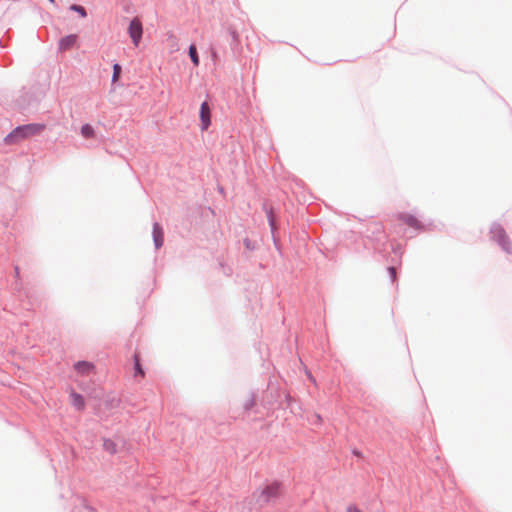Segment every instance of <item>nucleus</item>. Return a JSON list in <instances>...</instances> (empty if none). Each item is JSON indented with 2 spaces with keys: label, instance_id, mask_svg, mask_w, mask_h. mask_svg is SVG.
Instances as JSON below:
<instances>
[{
  "label": "nucleus",
  "instance_id": "f03ea898",
  "mask_svg": "<svg viewBox=\"0 0 512 512\" xmlns=\"http://www.w3.org/2000/svg\"><path fill=\"white\" fill-rule=\"evenodd\" d=\"M128 34L134 46L138 47L143 34V26L139 18L135 17L131 20L128 27Z\"/></svg>",
  "mask_w": 512,
  "mask_h": 512
},
{
  "label": "nucleus",
  "instance_id": "2eb2a0df",
  "mask_svg": "<svg viewBox=\"0 0 512 512\" xmlns=\"http://www.w3.org/2000/svg\"><path fill=\"white\" fill-rule=\"evenodd\" d=\"M121 74V66L119 64H114L113 66V76H112V82L115 83L118 81Z\"/></svg>",
  "mask_w": 512,
  "mask_h": 512
},
{
  "label": "nucleus",
  "instance_id": "aec40b11",
  "mask_svg": "<svg viewBox=\"0 0 512 512\" xmlns=\"http://www.w3.org/2000/svg\"><path fill=\"white\" fill-rule=\"evenodd\" d=\"M83 512H94V511H92V510H90V509L85 508V509L83 510Z\"/></svg>",
  "mask_w": 512,
  "mask_h": 512
},
{
  "label": "nucleus",
  "instance_id": "9b49d317",
  "mask_svg": "<svg viewBox=\"0 0 512 512\" xmlns=\"http://www.w3.org/2000/svg\"><path fill=\"white\" fill-rule=\"evenodd\" d=\"M81 134L84 138L90 139L94 137V129L90 124H85L81 127Z\"/></svg>",
  "mask_w": 512,
  "mask_h": 512
},
{
  "label": "nucleus",
  "instance_id": "4468645a",
  "mask_svg": "<svg viewBox=\"0 0 512 512\" xmlns=\"http://www.w3.org/2000/svg\"><path fill=\"white\" fill-rule=\"evenodd\" d=\"M70 9L77 12L82 18H85L87 16L86 10L83 6L73 4L71 5Z\"/></svg>",
  "mask_w": 512,
  "mask_h": 512
},
{
  "label": "nucleus",
  "instance_id": "f257e3e1",
  "mask_svg": "<svg viewBox=\"0 0 512 512\" xmlns=\"http://www.w3.org/2000/svg\"><path fill=\"white\" fill-rule=\"evenodd\" d=\"M44 129V125L42 124H29L16 128L12 133H10L6 141L8 143H13L15 140L23 139L35 134H39Z\"/></svg>",
  "mask_w": 512,
  "mask_h": 512
},
{
  "label": "nucleus",
  "instance_id": "20e7f679",
  "mask_svg": "<svg viewBox=\"0 0 512 512\" xmlns=\"http://www.w3.org/2000/svg\"><path fill=\"white\" fill-rule=\"evenodd\" d=\"M210 115H211V112H210L209 104L207 102H203L200 107V120H201L202 130H206L210 126V124H211Z\"/></svg>",
  "mask_w": 512,
  "mask_h": 512
},
{
  "label": "nucleus",
  "instance_id": "1a4fd4ad",
  "mask_svg": "<svg viewBox=\"0 0 512 512\" xmlns=\"http://www.w3.org/2000/svg\"><path fill=\"white\" fill-rule=\"evenodd\" d=\"M495 235L498 237L499 243L502 245V247L507 251L511 252L510 250V243L508 241L507 236L505 235L504 231L502 229H496Z\"/></svg>",
  "mask_w": 512,
  "mask_h": 512
},
{
  "label": "nucleus",
  "instance_id": "39448f33",
  "mask_svg": "<svg viewBox=\"0 0 512 512\" xmlns=\"http://www.w3.org/2000/svg\"><path fill=\"white\" fill-rule=\"evenodd\" d=\"M398 219L402 221L404 224L412 227L414 229L420 230L423 228L421 222L413 215L408 213L399 214Z\"/></svg>",
  "mask_w": 512,
  "mask_h": 512
},
{
  "label": "nucleus",
  "instance_id": "7ed1b4c3",
  "mask_svg": "<svg viewBox=\"0 0 512 512\" xmlns=\"http://www.w3.org/2000/svg\"><path fill=\"white\" fill-rule=\"evenodd\" d=\"M281 486L279 483H272L262 489L260 497L263 501L268 502L280 495Z\"/></svg>",
  "mask_w": 512,
  "mask_h": 512
},
{
  "label": "nucleus",
  "instance_id": "9d476101",
  "mask_svg": "<svg viewBox=\"0 0 512 512\" xmlns=\"http://www.w3.org/2000/svg\"><path fill=\"white\" fill-rule=\"evenodd\" d=\"M72 404L79 410H83L85 407V401L82 395L72 392L70 394Z\"/></svg>",
  "mask_w": 512,
  "mask_h": 512
},
{
  "label": "nucleus",
  "instance_id": "4be33fe9",
  "mask_svg": "<svg viewBox=\"0 0 512 512\" xmlns=\"http://www.w3.org/2000/svg\"><path fill=\"white\" fill-rule=\"evenodd\" d=\"M49 2L53 4V3H55V0H49Z\"/></svg>",
  "mask_w": 512,
  "mask_h": 512
},
{
  "label": "nucleus",
  "instance_id": "412c9836",
  "mask_svg": "<svg viewBox=\"0 0 512 512\" xmlns=\"http://www.w3.org/2000/svg\"><path fill=\"white\" fill-rule=\"evenodd\" d=\"M15 272H16V274L18 275V273H19V269H18V267H16Z\"/></svg>",
  "mask_w": 512,
  "mask_h": 512
},
{
  "label": "nucleus",
  "instance_id": "423d86ee",
  "mask_svg": "<svg viewBox=\"0 0 512 512\" xmlns=\"http://www.w3.org/2000/svg\"><path fill=\"white\" fill-rule=\"evenodd\" d=\"M77 42V35L70 34L61 38L58 42V48L61 52L71 49Z\"/></svg>",
  "mask_w": 512,
  "mask_h": 512
},
{
  "label": "nucleus",
  "instance_id": "6ab92c4d",
  "mask_svg": "<svg viewBox=\"0 0 512 512\" xmlns=\"http://www.w3.org/2000/svg\"><path fill=\"white\" fill-rule=\"evenodd\" d=\"M212 56H213V58H214V59H216V58H217V53H216V52H213V53H212Z\"/></svg>",
  "mask_w": 512,
  "mask_h": 512
},
{
  "label": "nucleus",
  "instance_id": "6e6552de",
  "mask_svg": "<svg viewBox=\"0 0 512 512\" xmlns=\"http://www.w3.org/2000/svg\"><path fill=\"white\" fill-rule=\"evenodd\" d=\"M74 368L78 373L88 375L93 371L94 365L90 362L80 361L74 365Z\"/></svg>",
  "mask_w": 512,
  "mask_h": 512
},
{
  "label": "nucleus",
  "instance_id": "f3484780",
  "mask_svg": "<svg viewBox=\"0 0 512 512\" xmlns=\"http://www.w3.org/2000/svg\"><path fill=\"white\" fill-rule=\"evenodd\" d=\"M347 512H362L356 505H348L347 506V509H346Z\"/></svg>",
  "mask_w": 512,
  "mask_h": 512
},
{
  "label": "nucleus",
  "instance_id": "f8f14e48",
  "mask_svg": "<svg viewBox=\"0 0 512 512\" xmlns=\"http://www.w3.org/2000/svg\"><path fill=\"white\" fill-rule=\"evenodd\" d=\"M134 368H135V377L137 375L141 376L142 378L145 376L144 370L141 367L140 359L137 354L134 355Z\"/></svg>",
  "mask_w": 512,
  "mask_h": 512
},
{
  "label": "nucleus",
  "instance_id": "ddd939ff",
  "mask_svg": "<svg viewBox=\"0 0 512 512\" xmlns=\"http://www.w3.org/2000/svg\"><path fill=\"white\" fill-rule=\"evenodd\" d=\"M189 56H190L191 61L193 62V64L195 66H198L199 65V57H198V54H197L196 46L194 44L189 46Z\"/></svg>",
  "mask_w": 512,
  "mask_h": 512
},
{
  "label": "nucleus",
  "instance_id": "dca6fc26",
  "mask_svg": "<svg viewBox=\"0 0 512 512\" xmlns=\"http://www.w3.org/2000/svg\"><path fill=\"white\" fill-rule=\"evenodd\" d=\"M388 272L390 274L392 282H396V280H397L396 269L394 267H389Z\"/></svg>",
  "mask_w": 512,
  "mask_h": 512
},
{
  "label": "nucleus",
  "instance_id": "0eeeda50",
  "mask_svg": "<svg viewBox=\"0 0 512 512\" xmlns=\"http://www.w3.org/2000/svg\"><path fill=\"white\" fill-rule=\"evenodd\" d=\"M153 239L155 247L159 249L164 242V233L162 227L158 223H154L153 225Z\"/></svg>",
  "mask_w": 512,
  "mask_h": 512
},
{
  "label": "nucleus",
  "instance_id": "a211bd4d",
  "mask_svg": "<svg viewBox=\"0 0 512 512\" xmlns=\"http://www.w3.org/2000/svg\"><path fill=\"white\" fill-rule=\"evenodd\" d=\"M231 36L234 40H238L239 35L236 30L231 31Z\"/></svg>",
  "mask_w": 512,
  "mask_h": 512
}]
</instances>
